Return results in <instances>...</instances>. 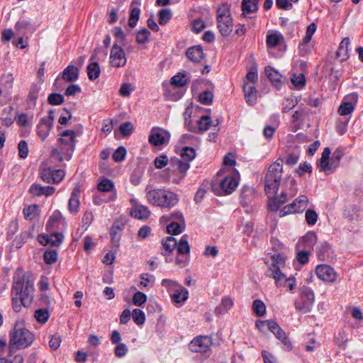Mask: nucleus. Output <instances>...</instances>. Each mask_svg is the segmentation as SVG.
<instances>
[{"label": "nucleus", "instance_id": "nucleus-1", "mask_svg": "<svg viewBox=\"0 0 363 363\" xmlns=\"http://www.w3.org/2000/svg\"><path fill=\"white\" fill-rule=\"evenodd\" d=\"M282 170V160L279 159L269 166L265 177V192L269 199V208L272 211H277L279 206L286 203L289 198L295 195L297 191L296 180L292 177H288L284 185L289 186V189L283 190L280 195H277Z\"/></svg>", "mask_w": 363, "mask_h": 363}, {"label": "nucleus", "instance_id": "nucleus-2", "mask_svg": "<svg viewBox=\"0 0 363 363\" xmlns=\"http://www.w3.org/2000/svg\"><path fill=\"white\" fill-rule=\"evenodd\" d=\"M34 281L28 274L18 269L13 276L11 294L19 295L24 307H29L33 300Z\"/></svg>", "mask_w": 363, "mask_h": 363}, {"label": "nucleus", "instance_id": "nucleus-3", "mask_svg": "<svg viewBox=\"0 0 363 363\" xmlns=\"http://www.w3.org/2000/svg\"><path fill=\"white\" fill-rule=\"evenodd\" d=\"M161 285L166 289L171 297L172 301L178 306H182L188 299V290L177 281L172 279H162Z\"/></svg>", "mask_w": 363, "mask_h": 363}, {"label": "nucleus", "instance_id": "nucleus-4", "mask_svg": "<svg viewBox=\"0 0 363 363\" xmlns=\"http://www.w3.org/2000/svg\"><path fill=\"white\" fill-rule=\"evenodd\" d=\"M256 326L262 333H265L267 330L272 332L281 341L284 350L289 351L292 348L291 342L285 332L275 321L272 320H259L256 323Z\"/></svg>", "mask_w": 363, "mask_h": 363}, {"label": "nucleus", "instance_id": "nucleus-5", "mask_svg": "<svg viewBox=\"0 0 363 363\" xmlns=\"http://www.w3.org/2000/svg\"><path fill=\"white\" fill-rule=\"evenodd\" d=\"M217 28L223 36H228L233 31V22L230 6L228 4H221L217 9Z\"/></svg>", "mask_w": 363, "mask_h": 363}, {"label": "nucleus", "instance_id": "nucleus-6", "mask_svg": "<svg viewBox=\"0 0 363 363\" xmlns=\"http://www.w3.org/2000/svg\"><path fill=\"white\" fill-rule=\"evenodd\" d=\"M160 223L167 225V233L172 235L180 234L185 227L184 218L180 211L162 216L160 218Z\"/></svg>", "mask_w": 363, "mask_h": 363}, {"label": "nucleus", "instance_id": "nucleus-7", "mask_svg": "<svg viewBox=\"0 0 363 363\" xmlns=\"http://www.w3.org/2000/svg\"><path fill=\"white\" fill-rule=\"evenodd\" d=\"M34 340L33 333L19 325H16L10 335V345L16 348H25Z\"/></svg>", "mask_w": 363, "mask_h": 363}, {"label": "nucleus", "instance_id": "nucleus-8", "mask_svg": "<svg viewBox=\"0 0 363 363\" xmlns=\"http://www.w3.org/2000/svg\"><path fill=\"white\" fill-rule=\"evenodd\" d=\"M314 301L313 291L310 287L303 286L299 298L295 301V308L303 313H309L312 310Z\"/></svg>", "mask_w": 363, "mask_h": 363}, {"label": "nucleus", "instance_id": "nucleus-9", "mask_svg": "<svg viewBox=\"0 0 363 363\" xmlns=\"http://www.w3.org/2000/svg\"><path fill=\"white\" fill-rule=\"evenodd\" d=\"M58 143H60L59 148L61 152L65 155V158L69 160L75 147L76 133L71 130L63 131L61 137L58 138Z\"/></svg>", "mask_w": 363, "mask_h": 363}, {"label": "nucleus", "instance_id": "nucleus-10", "mask_svg": "<svg viewBox=\"0 0 363 363\" xmlns=\"http://www.w3.org/2000/svg\"><path fill=\"white\" fill-rule=\"evenodd\" d=\"M40 174L41 179L47 183H59L65 176L62 169H56L48 163L43 162L40 167Z\"/></svg>", "mask_w": 363, "mask_h": 363}, {"label": "nucleus", "instance_id": "nucleus-11", "mask_svg": "<svg viewBox=\"0 0 363 363\" xmlns=\"http://www.w3.org/2000/svg\"><path fill=\"white\" fill-rule=\"evenodd\" d=\"M272 274H269V277L274 279L277 286L286 287L290 291L294 290L296 286V281L294 277L292 276L287 277L279 268L274 266L272 267Z\"/></svg>", "mask_w": 363, "mask_h": 363}, {"label": "nucleus", "instance_id": "nucleus-12", "mask_svg": "<svg viewBox=\"0 0 363 363\" xmlns=\"http://www.w3.org/2000/svg\"><path fill=\"white\" fill-rule=\"evenodd\" d=\"M308 199L306 196L301 195L291 203L285 206L279 212L280 217H284L290 213H302L308 206Z\"/></svg>", "mask_w": 363, "mask_h": 363}, {"label": "nucleus", "instance_id": "nucleus-13", "mask_svg": "<svg viewBox=\"0 0 363 363\" xmlns=\"http://www.w3.org/2000/svg\"><path fill=\"white\" fill-rule=\"evenodd\" d=\"M331 154L330 149L325 147L321 155V157L318 163L320 171L326 174H330L335 172L339 166V163L335 161L330 155Z\"/></svg>", "mask_w": 363, "mask_h": 363}, {"label": "nucleus", "instance_id": "nucleus-14", "mask_svg": "<svg viewBox=\"0 0 363 363\" xmlns=\"http://www.w3.org/2000/svg\"><path fill=\"white\" fill-rule=\"evenodd\" d=\"M358 101V95L353 92L344 97L338 108V113L341 116L350 117L354 110V106Z\"/></svg>", "mask_w": 363, "mask_h": 363}, {"label": "nucleus", "instance_id": "nucleus-15", "mask_svg": "<svg viewBox=\"0 0 363 363\" xmlns=\"http://www.w3.org/2000/svg\"><path fill=\"white\" fill-rule=\"evenodd\" d=\"M315 272L319 279L326 283L335 282L338 276L334 268L325 264H318Z\"/></svg>", "mask_w": 363, "mask_h": 363}, {"label": "nucleus", "instance_id": "nucleus-16", "mask_svg": "<svg viewBox=\"0 0 363 363\" xmlns=\"http://www.w3.org/2000/svg\"><path fill=\"white\" fill-rule=\"evenodd\" d=\"M170 139V133L160 128H153L149 135V142L154 146L167 144Z\"/></svg>", "mask_w": 363, "mask_h": 363}, {"label": "nucleus", "instance_id": "nucleus-17", "mask_svg": "<svg viewBox=\"0 0 363 363\" xmlns=\"http://www.w3.org/2000/svg\"><path fill=\"white\" fill-rule=\"evenodd\" d=\"M212 345L211 337L204 335L195 337L189 344L191 351L197 353H205Z\"/></svg>", "mask_w": 363, "mask_h": 363}, {"label": "nucleus", "instance_id": "nucleus-18", "mask_svg": "<svg viewBox=\"0 0 363 363\" xmlns=\"http://www.w3.org/2000/svg\"><path fill=\"white\" fill-rule=\"evenodd\" d=\"M127 62L124 50L117 44H114L110 52V64L114 67H121Z\"/></svg>", "mask_w": 363, "mask_h": 363}, {"label": "nucleus", "instance_id": "nucleus-19", "mask_svg": "<svg viewBox=\"0 0 363 363\" xmlns=\"http://www.w3.org/2000/svg\"><path fill=\"white\" fill-rule=\"evenodd\" d=\"M67 227L65 218L59 210L55 211L49 218L46 228L50 231L54 230H64Z\"/></svg>", "mask_w": 363, "mask_h": 363}, {"label": "nucleus", "instance_id": "nucleus-20", "mask_svg": "<svg viewBox=\"0 0 363 363\" xmlns=\"http://www.w3.org/2000/svg\"><path fill=\"white\" fill-rule=\"evenodd\" d=\"M238 185V173L233 172L220 181V189L226 194H231Z\"/></svg>", "mask_w": 363, "mask_h": 363}, {"label": "nucleus", "instance_id": "nucleus-21", "mask_svg": "<svg viewBox=\"0 0 363 363\" xmlns=\"http://www.w3.org/2000/svg\"><path fill=\"white\" fill-rule=\"evenodd\" d=\"M162 199L160 201V207L162 208L171 209L174 207L179 202V196L174 192L164 189Z\"/></svg>", "mask_w": 363, "mask_h": 363}, {"label": "nucleus", "instance_id": "nucleus-22", "mask_svg": "<svg viewBox=\"0 0 363 363\" xmlns=\"http://www.w3.org/2000/svg\"><path fill=\"white\" fill-rule=\"evenodd\" d=\"M164 189H152L148 185L145 189L146 199L148 203L152 206L160 207Z\"/></svg>", "mask_w": 363, "mask_h": 363}, {"label": "nucleus", "instance_id": "nucleus-23", "mask_svg": "<svg viewBox=\"0 0 363 363\" xmlns=\"http://www.w3.org/2000/svg\"><path fill=\"white\" fill-rule=\"evenodd\" d=\"M317 256L319 259L329 261L334 258L333 250L330 245L327 242L320 243L316 249Z\"/></svg>", "mask_w": 363, "mask_h": 363}, {"label": "nucleus", "instance_id": "nucleus-24", "mask_svg": "<svg viewBox=\"0 0 363 363\" xmlns=\"http://www.w3.org/2000/svg\"><path fill=\"white\" fill-rule=\"evenodd\" d=\"M317 240V236L315 232L310 231L302 237L301 240L298 242L297 246L298 248L303 247L310 250L312 249Z\"/></svg>", "mask_w": 363, "mask_h": 363}, {"label": "nucleus", "instance_id": "nucleus-25", "mask_svg": "<svg viewBox=\"0 0 363 363\" xmlns=\"http://www.w3.org/2000/svg\"><path fill=\"white\" fill-rule=\"evenodd\" d=\"M79 196L80 189L78 187L73 189L71 194V196L68 201V209L69 211L72 214H76L79 211Z\"/></svg>", "mask_w": 363, "mask_h": 363}, {"label": "nucleus", "instance_id": "nucleus-26", "mask_svg": "<svg viewBox=\"0 0 363 363\" xmlns=\"http://www.w3.org/2000/svg\"><path fill=\"white\" fill-rule=\"evenodd\" d=\"M242 88L247 104L250 106L255 105L257 102V90L255 87L251 84L245 82Z\"/></svg>", "mask_w": 363, "mask_h": 363}, {"label": "nucleus", "instance_id": "nucleus-27", "mask_svg": "<svg viewBox=\"0 0 363 363\" xmlns=\"http://www.w3.org/2000/svg\"><path fill=\"white\" fill-rule=\"evenodd\" d=\"M130 214L138 219H147L150 216V211L146 206L136 203L131 208Z\"/></svg>", "mask_w": 363, "mask_h": 363}, {"label": "nucleus", "instance_id": "nucleus-28", "mask_svg": "<svg viewBox=\"0 0 363 363\" xmlns=\"http://www.w3.org/2000/svg\"><path fill=\"white\" fill-rule=\"evenodd\" d=\"M284 36L279 32H274L268 34L267 36V45L269 52H272V49L280 45L282 43H284Z\"/></svg>", "mask_w": 363, "mask_h": 363}, {"label": "nucleus", "instance_id": "nucleus-29", "mask_svg": "<svg viewBox=\"0 0 363 363\" xmlns=\"http://www.w3.org/2000/svg\"><path fill=\"white\" fill-rule=\"evenodd\" d=\"M186 55L189 60L194 62H199L204 57L203 49L201 46L189 48L186 51Z\"/></svg>", "mask_w": 363, "mask_h": 363}, {"label": "nucleus", "instance_id": "nucleus-30", "mask_svg": "<svg viewBox=\"0 0 363 363\" xmlns=\"http://www.w3.org/2000/svg\"><path fill=\"white\" fill-rule=\"evenodd\" d=\"M53 125L47 122L45 119H40L39 123L37 125L36 131L37 134L41 140H45L49 135Z\"/></svg>", "mask_w": 363, "mask_h": 363}, {"label": "nucleus", "instance_id": "nucleus-31", "mask_svg": "<svg viewBox=\"0 0 363 363\" xmlns=\"http://www.w3.org/2000/svg\"><path fill=\"white\" fill-rule=\"evenodd\" d=\"M61 78L67 82H74L79 78V69L72 65H68L62 72Z\"/></svg>", "mask_w": 363, "mask_h": 363}, {"label": "nucleus", "instance_id": "nucleus-32", "mask_svg": "<svg viewBox=\"0 0 363 363\" xmlns=\"http://www.w3.org/2000/svg\"><path fill=\"white\" fill-rule=\"evenodd\" d=\"M190 81V74L187 72H179L171 79V84L175 87H182Z\"/></svg>", "mask_w": 363, "mask_h": 363}, {"label": "nucleus", "instance_id": "nucleus-33", "mask_svg": "<svg viewBox=\"0 0 363 363\" xmlns=\"http://www.w3.org/2000/svg\"><path fill=\"white\" fill-rule=\"evenodd\" d=\"M264 72L272 83H273L277 87H279L282 79V75L279 72V71L271 66H267L265 67Z\"/></svg>", "mask_w": 363, "mask_h": 363}, {"label": "nucleus", "instance_id": "nucleus-34", "mask_svg": "<svg viewBox=\"0 0 363 363\" xmlns=\"http://www.w3.org/2000/svg\"><path fill=\"white\" fill-rule=\"evenodd\" d=\"M234 305L233 298L230 296H225L222 298L219 306L216 308V313L217 314H224L232 308Z\"/></svg>", "mask_w": 363, "mask_h": 363}, {"label": "nucleus", "instance_id": "nucleus-35", "mask_svg": "<svg viewBox=\"0 0 363 363\" xmlns=\"http://www.w3.org/2000/svg\"><path fill=\"white\" fill-rule=\"evenodd\" d=\"M272 263L269 264V271L267 272V276L269 274H272V267L273 266L279 268L281 270V267L284 264L285 257L284 256L279 252H275L271 256Z\"/></svg>", "mask_w": 363, "mask_h": 363}, {"label": "nucleus", "instance_id": "nucleus-36", "mask_svg": "<svg viewBox=\"0 0 363 363\" xmlns=\"http://www.w3.org/2000/svg\"><path fill=\"white\" fill-rule=\"evenodd\" d=\"M254 191L249 186H245L242 187L240 194V203L243 206H247L251 202Z\"/></svg>", "mask_w": 363, "mask_h": 363}, {"label": "nucleus", "instance_id": "nucleus-37", "mask_svg": "<svg viewBox=\"0 0 363 363\" xmlns=\"http://www.w3.org/2000/svg\"><path fill=\"white\" fill-rule=\"evenodd\" d=\"M97 189L100 193L104 194L105 193H110V194H112V193H116V191H114L113 182L108 179L101 180L98 184Z\"/></svg>", "mask_w": 363, "mask_h": 363}, {"label": "nucleus", "instance_id": "nucleus-38", "mask_svg": "<svg viewBox=\"0 0 363 363\" xmlns=\"http://www.w3.org/2000/svg\"><path fill=\"white\" fill-rule=\"evenodd\" d=\"M116 198V193H112L108 196H106L104 194L99 193L95 194L93 198V202L97 206H100L104 203H108L115 200Z\"/></svg>", "mask_w": 363, "mask_h": 363}, {"label": "nucleus", "instance_id": "nucleus-39", "mask_svg": "<svg viewBox=\"0 0 363 363\" xmlns=\"http://www.w3.org/2000/svg\"><path fill=\"white\" fill-rule=\"evenodd\" d=\"M350 44V40L349 38H345L340 43L338 50L337 51V55L338 57H342V60H346L348 57Z\"/></svg>", "mask_w": 363, "mask_h": 363}, {"label": "nucleus", "instance_id": "nucleus-40", "mask_svg": "<svg viewBox=\"0 0 363 363\" xmlns=\"http://www.w3.org/2000/svg\"><path fill=\"white\" fill-rule=\"evenodd\" d=\"M187 238V235H184L180 238L178 242H177V250L180 255H188L189 253L190 247Z\"/></svg>", "mask_w": 363, "mask_h": 363}, {"label": "nucleus", "instance_id": "nucleus-41", "mask_svg": "<svg viewBox=\"0 0 363 363\" xmlns=\"http://www.w3.org/2000/svg\"><path fill=\"white\" fill-rule=\"evenodd\" d=\"M258 0H243L242 9L243 14L255 12L258 9Z\"/></svg>", "mask_w": 363, "mask_h": 363}, {"label": "nucleus", "instance_id": "nucleus-42", "mask_svg": "<svg viewBox=\"0 0 363 363\" xmlns=\"http://www.w3.org/2000/svg\"><path fill=\"white\" fill-rule=\"evenodd\" d=\"M87 74L90 80H94L99 77L100 67L97 62H92L88 65Z\"/></svg>", "mask_w": 363, "mask_h": 363}, {"label": "nucleus", "instance_id": "nucleus-43", "mask_svg": "<svg viewBox=\"0 0 363 363\" xmlns=\"http://www.w3.org/2000/svg\"><path fill=\"white\" fill-rule=\"evenodd\" d=\"M190 162L182 160V159H177L174 161V166L177 168V170L182 174V178H184L186 172L190 167Z\"/></svg>", "mask_w": 363, "mask_h": 363}, {"label": "nucleus", "instance_id": "nucleus-44", "mask_svg": "<svg viewBox=\"0 0 363 363\" xmlns=\"http://www.w3.org/2000/svg\"><path fill=\"white\" fill-rule=\"evenodd\" d=\"M252 309L255 313L258 316H263L266 313V306L264 302L259 299L254 301Z\"/></svg>", "mask_w": 363, "mask_h": 363}, {"label": "nucleus", "instance_id": "nucleus-45", "mask_svg": "<svg viewBox=\"0 0 363 363\" xmlns=\"http://www.w3.org/2000/svg\"><path fill=\"white\" fill-rule=\"evenodd\" d=\"M196 156L195 150L193 147L189 146H184L181 152V159L191 161Z\"/></svg>", "mask_w": 363, "mask_h": 363}, {"label": "nucleus", "instance_id": "nucleus-46", "mask_svg": "<svg viewBox=\"0 0 363 363\" xmlns=\"http://www.w3.org/2000/svg\"><path fill=\"white\" fill-rule=\"evenodd\" d=\"M34 316L39 323L43 324L48 321L50 314L47 309L40 308L35 311Z\"/></svg>", "mask_w": 363, "mask_h": 363}, {"label": "nucleus", "instance_id": "nucleus-47", "mask_svg": "<svg viewBox=\"0 0 363 363\" xmlns=\"http://www.w3.org/2000/svg\"><path fill=\"white\" fill-rule=\"evenodd\" d=\"M132 317L134 322L138 325H142L144 324L145 321V313L138 308H135L133 311Z\"/></svg>", "mask_w": 363, "mask_h": 363}, {"label": "nucleus", "instance_id": "nucleus-48", "mask_svg": "<svg viewBox=\"0 0 363 363\" xmlns=\"http://www.w3.org/2000/svg\"><path fill=\"white\" fill-rule=\"evenodd\" d=\"M140 15V9L138 7L132 8L130 13V18L128 21L129 26L134 28L139 19Z\"/></svg>", "mask_w": 363, "mask_h": 363}, {"label": "nucleus", "instance_id": "nucleus-49", "mask_svg": "<svg viewBox=\"0 0 363 363\" xmlns=\"http://www.w3.org/2000/svg\"><path fill=\"white\" fill-rule=\"evenodd\" d=\"M309 255V250L299 248L296 253V259L301 264L304 265L308 262Z\"/></svg>", "mask_w": 363, "mask_h": 363}, {"label": "nucleus", "instance_id": "nucleus-50", "mask_svg": "<svg viewBox=\"0 0 363 363\" xmlns=\"http://www.w3.org/2000/svg\"><path fill=\"white\" fill-rule=\"evenodd\" d=\"M172 14L169 9H164L159 11V23L160 25H165L171 18Z\"/></svg>", "mask_w": 363, "mask_h": 363}, {"label": "nucleus", "instance_id": "nucleus-51", "mask_svg": "<svg viewBox=\"0 0 363 363\" xmlns=\"http://www.w3.org/2000/svg\"><path fill=\"white\" fill-rule=\"evenodd\" d=\"M291 82L296 89H301L306 85V79L303 74H299L298 75L294 74L291 77Z\"/></svg>", "mask_w": 363, "mask_h": 363}, {"label": "nucleus", "instance_id": "nucleus-52", "mask_svg": "<svg viewBox=\"0 0 363 363\" xmlns=\"http://www.w3.org/2000/svg\"><path fill=\"white\" fill-rule=\"evenodd\" d=\"M48 101L50 105L58 106L64 102V96L60 94L52 93L49 94Z\"/></svg>", "mask_w": 363, "mask_h": 363}, {"label": "nucleus", "instance_id": "nucleus-53", "mask_svg": "<svg viewBox=\"0 0 363 363\" xmlns=\"http://www.w3.org/2000/svg\"><path fill=\"white\" fill-rule=\"evenodd\" d=\"M38 211V206L36 205L28 206L23 209L24 217L27 220H33L35 218Z\"/></svg>", "mask_w": 363, "mask_h": 363}, {"label": "nucleus", "instance_id": "nucleus-54", "mask_svg": "<svg viewBox=\"0 0 363 363\" xmlns=\"http://www.w3.org/2000/svg\"><path fill=\"white\" fill-rule=\"evenodd\" d=\"M212 121L208 116H202L198 121L199 128L201 131H206L211 125Z\"/></svg>", "mask_w": 363, "mask_h": 363}, {"label": "nucleus", "instance_id": "nucleus-55", "mask_svg": "<svg viewBox=\"0 0 363 363\" xmlns=\"http://www.w3.org/2000/svg\"><path fill=\"white\" fill-rule=\"evenodd\" d=\"M347 340V334L344 330L339 331L335 337V344L340 347H345Z\"/></svg>", "mask_w": 363, "mask_h": 363}, {"label": "nucleus", "instance_id": "nucleus-56", "mask_svg": "<svg viewBox=\"0 0 363 363\" xmlns=\"http://www.w3.org/2000/svg\"><path fill=\"white\" fill-rule=\"evenodd\" d=\"M43 258L46 264H54L57 260V252L55 250H46L44 252Z\"/></svg>", "mask_w": 363, "mask_h": 363}, {"label": "nucleus", "instance_id": "nucleus-57", "mask_svg": "<svg viewBox=\"0 0 363 363\" xmlns=\"http://www.w3.org/2000/svg\"><path fill=\"white\" fill-rule=\"evenodd\" d=\"M126 149L123 146H119L113 154V159L115 162H120L125 160Z\"/></svg>", "mask_w": 363, "mask_h": 363}, {"label": "nucleus", "instance_id": "nucleus-58", "mask_svg": "<svg viewBox=\"0 0 363 363\" xmlns=\"http://www.w3.org/2000/svg\"><path fill=\"white\" fill-rule=\"evenodd\" d=\"M162 245L166 252H172L177 245V240L174 238L169 236L167 237L162 242Z\"/></svg>", "mask_w": 363, "mask_h": 363}, {"label": "nucleus", "instance_id": "nucleus-59", "mask_svg": "<svg viewBox=\"0 0 363 363\" xmlns=\"http://www.w3.org/2000/svg\"><path fill=\"white\" fill-rule=\"evenodd\" d=\"M147 301V296L140 291H137L133 297V302L137 306H142Z\"/></svg>", "mask_w": 363, "mask_h": 363}, {"label": "nucleus", "instance_id": "nucleus-60", "mask_svg": "<svg viewBox=\"0 0 363 363\" xmlns=\"http://www.w3.org/2000/svg\"><path fill=\"white\" fill-rule=\"evenodd\" d=\"M213 99V94L210 91H204L199 95V101L204 105H210Z\"/></svg>", "mask_w": 363, "mask_h": 363}, {"label": "nucleus", "instance_id": "nucleus-61", "mask_svg": "<svg viewBox=\"0 0 363 363\" xmlns=\"http://www.w3.org/2000/svg\"><path fill=\"white\" fill-rule=\"evenodd\" d=\"M305 218L309 225H314L317 222L318 216L315 211L308 209L306 211Z\"/></svg>", "mask_w": 363, "mask_h": 363}, {"label": "nucleus", "instance_id": "nucleus-62", "mask_svg": "<svg viewBox=\"0 0 363 363\" xmlns=\"http://www.w3.org/2000/svg\"><path fill=\"white\" fill-rule=\"evenodd\" d=\"M30 27V23L26 20H20L15 25V30L17 33H24Z\"/></svg>", "mask_w": 363, "mask_h": 363}, {"label": "nucleus", "instance_id": "nucleus-63", "mask_svg": "<svg viewBox=\"0 0 363 363\" xmlns=\"http://www.w3.org/2000/svg\"><path fill=\"white\" fill-rule=\"evenodd\" d=\"M128 348L124 343L117 344L114 348V354L118 358H122L128 353Z\"/></svg>", "mask_w": 363, "mask_h": 363}, {"label": "nucleus", "instance_id": "nucleus-64", "mask_svg": "<svg viewBox=\"0 0 363 363\" xmlns=\"http://www.w3.org/2000/svg\"><path fill=\"white\" fill-rule=\"evenodd\" d=\"M150 35V32L147 29L143 28L138 31L136 35V40L140 44L145 43L147 42Z\"/></svg>", "mask_w": 363, "mask_h": 363}]
</instances>
